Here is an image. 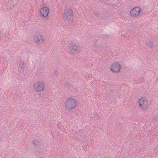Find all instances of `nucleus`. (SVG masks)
Wrapping results in <instances>:
<instances>
[{"mask_svg": "<svg viewBox=\"0 0 158 158\" xmlns=\"http://www.w3.org/2000/svg\"><path fill=\"white\" fill-rule=\"evenodd\" d=\"M94 13L95 16L98 17L99 16V13L98 12H94Z\"/></svg>", "mask_w": 158, "mask_h": 158, "instance_id": "nucleus-16", "label": "nucleus"}, {"mask_svg": "<svg viewBox=\"0 0 158 158\" xmlns=\"http://www.w3.org/2000/svg\"><path fill=\"white\" fill-rule=\"evenodd\" d=\"M73 16V12L71 9L67 8L64 11L63 19L64 20L69 21Z\"/></svg>", "mask_w": 158, "mask_h": 158, "instance_id": "nucleus-4", "label": "nucleus"}, {"mask_svg": "<svg viewBox=\"0 0 158 158\" xmlns=\"http://www.w3.org/2000/svg\"><path fill=\"white\" fill-rule=\"evenodd\" d=\"M104 158H107L106 157H104Z\"/></svg>", "mask_w": 158, "mask_h": 158, "instance_id": "nucleus-20", "label": "nucleus"}, {"mask_svg": "<svg viewBox=\"0 0 158 158\" xmlns=\"http://www.w3.org/2000/svg\"><path fill=\"white\" fill-rule=\"evenodd\" d=\"M140 13L141 9L139 7H135L132 9L130 12V15L134 17L139 16Z\"/></svg>", "mask_w": 158, "mask_h": 158, "instance_id": "nucleus-5", "label": "nucleus"}, {"mask_svg": "<svg viewBox=\"0 0 158 158\" xmlns=\"http://www.w3.org/2000/svg\"><path fill=\"white\" fill-rule=\"evenodd\" d=\"M39 38V34L36 35L33 37V40L35 43H38V38Z\"/></svg>", "mask_w": 158, "mask_h": 158, "instance_id": "nucleus-13", "label": "nucleus"}, {"mask_svg": "<svg viewBox=\"0 0 158 158\" xmlns=\"http://www.w3.org/2000/svg\"><path fill=\"white\" fill-rule=\"evenodd\" d=\"M138 102L139 106H141L142 104H145V103H147V101L143 97L139 99Z\"/></svg>", "mask_w": 158, "mask_h": 158, "instance_id": "nucleus-8", "label": "nucleus"}, {"mask_svg": "<svg viewBox=\"0 0 158 158\" xmlns=\"http://www.w3.org/2000/svg\"><path fill=\"white\" fill-rule=\"evenodd\" d=\"M121 65L118 62L114 63L110 66V69L113 73H118L121 68Z\"/></svg>", "mask_w": 158, "mask_h": 158, "instance_id": "nucleus-3", "label": "nucleus"}, {"mask_svg": "<svg viewBox=\"0 0 158 158\" xmlns=\"http://www.w3.org/2000/svg\"><path fill=\"white\" fill-rule=\"evenodd\" d=\"M140 108L142 110H145L147 108V103L145 104H142V106H139Z\"/></svg>", "mask_w": 158, "mask_h": 158, "instance_id": "nucleus-12", "label": "nucleus"}, {"mask_svg": "<svg viewBox=\"0 0 158 158\" xmlns=\"http://www.w3.org/2000/svg\"><path fill=\"white\" fill-rule=\"evenodd\" d=\"M77 101L74 98H69L65 103L66 109L71 110L77 106Z\"/></svg>", "mask_w": 158, "mask_h": 158, "instance_id": "nucleus-1", "label": "nucleus"}, {"mask_svg": "<svg viewBox=\"0 0 158 158\" xmlns=\"http://www.w3.org/2000/svg\"><path fill=\"white\" fill-rule=\"evenodd\" d=\"M25 64L24 62L23 61H21L19 63V66L18 67L19 68H20L21 69H23L25 66Z\"/></svg>", "mask_w": 158, "mask_h": 158, "instance_id": "nucleus-9", "label": "nucleus"}, {"mask_svg": "<svg viewBox=\"0 0 158 158\" xmlns=\"http://www.w3.org/2000/svg\"><path fill=\"white\" fill-rule=\"evenodd\" d=\"M65 86L66 87H69L70 85L69 82L68 81H66L65 84Z\"/></svg>", "mask_w": 158, "mask_h": 158, "instance_id": "nucleus-15", "label": "nucleus"}, {"mask_svg": "<svg viewBox=\"0 0 158 158\" xmlns=\"http://www.w3.org/2000/svg\"><path fill=\"white\" fill-rule=\"evenodd\" d=\"M146 45L148 46L149 48H152L154 47V44L153 43L150 41V40H149L147 41L146 44Z\"/></svg>", "mask_w": 158, "mask_h": 158, "instance_id": "nucleus-10", "label": "nucleus"}, {"mask_svg": "<svg viewBox=\"0 0 158 158\" xmlns=\"http://www.w3.org/2000/svg\"><path fill=\"white\" fill-rule=\"evenodd\" d=\"M58 74V72L57 70H56L54 73V75L56 77Z\"/></svg>", "mask_w": 158, "mask_h": 158, "instance_id": "nucleus-17", "label": "nucleus"}, {"mask_svg": "<svg viewBox=\"0 0 158 158\" xmlns=\"http://www.w3.org/2000/svg\"><path fill=\"white\" fill-rule=\"evenodd\" d=\"M49 9L47 7H43L40 10V15L44 17H47L49 13Z\"/></svg>", "mask_w": 158, "mask_h": 158, "instance_id": "nucleus-7", "label": "nucleus"}, {"mask_svg": "<svg viewBox=\"0 0 158 158\" xmlns=\"http://www.w3.org/2000/svg\"><path fill=\"white\" fill-rule=\"evenodd\" d=\"M45 86L44 83L41 81L34 83V87L35 91L39 92L43 90L44 89Z\"/></svg>", "mask_w": 158, "mask_h": 158, "instance_id": "nucleus-2", "label": "nucleus"}, {"mask_svg": "<svg viewBox=\"0 0 158 158\" xmlns=\"http://www.w3.org/2000/svg\"><path fill=\"white\" fill-rule=\"evenodd\" d=\"M33 144L35 146L38 147L41 145L40 142L36 140H33Z\"/></svg>", "mask_w": 158, "mask_h": 158, "instance_id": "nucleus-11", "label": "nucleus"}, {"mask_svg": "<svg viewBox=\"0 0 158 158\" xmlns=\"http://www.w3.org/2000/svg\"><path fill=\"white\" fill-rule=\"evenodd\" d=\"M96 41H97V40H94V42H95Z\"/></svg>", "mask_w": 158, "mask_h": 158, "instance_id": "nucleus-19", "label": "nucleus"}, {"mask_svg": "<svg viewBox=\"0 0 158 158\" xmlns=\"http://www.w3.org/2000/svg\"><path fill=\"white\" fill-rule=\"evenodd\" d=\"M42 41H41V40H40V37H39V38H38V43H37L38 44H41V43H40V42H41Z\"/></svg>", "mask_w": 158, "mask_h": 158, "instance_id": "nucleus-18", "label": "nucleus"}, {"mask_svg": "<svg viewBox=\"0 0 158 158\" xmlns=\"http://www.w3.org/2000/svg\"><path fill=\"white\" fill-rule=\"evenodd\" d=\"M78 49H77V45L74 44L70 46L69 48V52L70 54L73 55L74 53L76 54L78 53Z\"/></svg>", "mask_w": 158, "mask_h": 158, "instance_id": "nucleus-6", "label": "nucleus"}, {"mask_svg": "<svg viewBox=\"0 0 158 158\" xmlns=\"http://www.w3.org/2000/svg\"><path fill=\"white\" fill-rule=\"evenodd\" d=\"M39 37L40 40H41L42 41V42H40V43H41V44H42L44 41V37L43 36L41 35H39Z\"/></svg>", "mask_w": 158, "mask_h": 158, "instance_id": "nucleus-14", "label": "nucleus"}]
</instances>
